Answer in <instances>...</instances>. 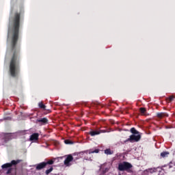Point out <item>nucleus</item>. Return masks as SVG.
Masks as SVG:
<instances>
[{
    "label": "nucleus",
    "instance_id": "nucleus-1",
    "mask_svg": "<svg viewBox=\"0 0 175 175\" xmlns=\"http://www.w3.org/2000/svg\"><path fill=\"white\" fill-rule=\"evenodd\" d=\"M20 27V14H16L12 23L8 29V39L11 38V42L13 46H15L18 39V28Z\"/></svg>",
    "mask_w": 175,
    "mask_h": 175
},
{
    "label": "nucleus",
    "instance_id": "nucleus-2",
    "mask_svg": "<svg viewBox=\"0 0 175 175\" xmlns=\"http://www.w3.org/2000/svg\"><path fill=\"white\" fill-rule=\"evenodd\" d=\"M17 66H16V56H14L11 60L10 66V72L11 73V76H16V75H17Z\"/></svg>",
    "mask_w": 175,
    "mask_h": 175
},
{
    "label": "nucleus",
    "instance_id": "nucleus-3",
    "mask_svg": "<svg viewBox=\"0 0 175 175\" xmlns=\"http://www.w3.org/2000/svg\"><path fill=\"white\" fill-rule=\"evenodd\" d=\"M132 167V165L129 163L124 162L120 164H119L118 169L120 171L122 170H129Z\"/></svg>",
    "mask_w": 175,
    "mask_h": 175
},
{
    "label": "nucleus",
    "instance_id": "nucleus-4",
    "mask_svg": "<svg viewBox=\"0 0 175 175\" xmlns=\"http://www.w3.org/2000/svg\"><path fill=\"white\" fill-rule=\"evenodd\" d=\"M141 137L139 134H133L129 139H127L126 142H131V143H133V142H139Z\"/></svg>",
    "mask_w": 175,
    "mask_h": 175
},
{
    "label": "nucleus",
    "instance_id": "nucleus-5",
    "mask_svg": "<svg viewBox=\"0 0 175 175\" xmlns=\"http://www.w3.org/2000/svg\"><path fill=\"white\" fill-rule=\"evenodd\" d=\"M18 163V161H12L11 163H5L2 165V169H6V167H11L12 165H17Z\"/></svg>",
    "mask_w": 175,
    "mask_h": 175
},
{
    "label": "nucleus",
    "instance_id": "nucleus-6",
    "mask_svg": "<svg viewBox=\"0 0 175 175\" xmlns=\"http://www.w3.org/2000/svg\"><path fill=\"white\" fill-rule=\"evenodd\" d=\"M72 161H73V157H72L71 154H69L64 161V165L69 166V163L72 162Z\"/></svg>",
    "mask_w": 175,
    "mask_h": 175
},
{
    "label": "nucleus",
    "instance_id": "nucleus-7",
    "mask_svg": "<svg viewBox=\"0 0 175 175\" xmlns=\"http://www.w3.org/2000/svg\"><path fill=\"white\" fill-rule=\"evenodd\" d=\"M46 165H47V163H46L45 162H42V163L37 165L36 169H37V170H41V169L46 167Z\"/></svg>",
    "mask_w": 175,
    "mask_h": 175
},
{
    "label": "nucleus",
    "instance_id": "nucleus-8",
    "mask_svg": "<svg viewBox=\"0 0 175 175\" xmlns=\"http://www.w3.org/2000/svg\"><path fill=\"white\" fill-rule=\"evenodd\" d=\"M39 137V135L38 133H34L33 134L31 137H30V140H38V138Z\"/></svg>",
    "mask_w": 175,
    "mask_h": 175
},
{
    "label": "nucleus",
    "instance_id": "nucleus-9",
    "mask_svg": "<svg viewBox=\"0 0 175 175\" xmlns=\"http://www.w3.org/2000/svg\"><path fill=\"white\" fill-rule=\"evenodd\" d=\"M157 117H159V118H162V117H167V113H157Z\"/></svg>",
    "mask_w": 175,
    "mask_h": 175
},
{
    "label": "nucleus",
    "instance_id": "nucleus-10",
    "mask_svg": "<svg viewBox=\"0 0 175 175\" xmlns=\"http://www.w3.org/2000/svg\"><path fill=\"white\" fill-rule=\"evenodd\" d=\"M131 133H133V135H139V131H137L135 128H131Z\"/></svg>",
    "mask_w": 175,
    "mask_h": 175
},
{
    "label": "nucleus",
    "instance_id": "nucleus-11",
    "mask_svg": "<svg viewBox=\"0 0 175 175\" xmlns=\"http://www.w3.org/2000/svg\"><path fill=\"white\" fill-rule=\"evenodd\" d=\"M99 133H100L99 131H91L90 135H91V136H95L96 135H99Z\"/></svg>",
    "mask_w": 175,
    "mask_h": 175
},
{
    "label": "nucleus",
    "instance_id": "nucleus-12",
    "mask_svg": "<svg viewBox=\"0 0 175 175\" xmlns=\"http://www.w3.org/2000/svg\"><path fill=\"white\" fill-rule=\"evenodd\" d=\"M168 154H169V152H163L161 153V157H162V158H165V157H167Z\"/></svg>",
    "mask_w": 175,
    "mask_h": 175
},
{
    "label": "nucleus",
    "instance_id": "nucleus-13",
    "mask_svg": "<svg viewBox=\"0 0 175 175\" xmlns=\"http://www.w3.org/2000/svg\"><path fill=\"white\" fill-rule=\"evenodd\" d=\"M38 121V122H43V124H46L47 122V119L44 118L40 119Z\"/></svg>",
    "mask_w": 175,
    "mask_h": 175
},
{
    "label": "nucleus",
    "instance_id": "nucleus-14",
    "mask_svg": "<svg viewBox=\"0 0 175 175\" xmlns=\"http://www.w3.org/2000/svg\"><path fill=\"white\" fill-rule=\"evenodd\" d=\"M105 154H107V155H110L112 154L111 151L110 150V149H107L105 150Z\"/></svg>",
    "mask_w": 175,
    "mask_h": 175
},
{
    "label": "nucleus",
    "instance_id": "nucleus-15",
    "mask_svg": "<svg viewBox=\"0 0 175 175\" xmlns=\"http://www.w3.org/2000/svg\"><path fill=\"white\" fill-rule=\"evenodd\" d=\"M53 172V167H51L49 170H47L46 171V174H49V173H51Z\"/></svg>",
    "mask_w": 175,
    "mask_h": 175
},
{
    "label": "nucleus",
    "instance_id": "nucleus-16",
    "mask_svg": "<svg viewBox=\"0 0 175 175\" xmlns=\"http://www.w3.org/2000/svg\"><path fill=\"white\" fill-rule=\"evenodd\" d=\"M39 107L41 108V109H45L46 106H44V105H43V103H39Z\"/></svg>",
    "mask_w": 175,
    "mask_h": 175
},
{
    "label": "nucleus",
    "instance_id": "nucleus-17",
    "mask_svg": "<svg viewBox=\"0 0 175 175\" xmlns=\"http://www.w3.org/2000/svg\"><path fill=\"white\" fill-rule=\"evenodd\" d=\"M140 111L142 114L144 115V113H146V108H141Z\"/></svg>",
    "mask_w": 175,
    "mask_h": 175
},
{
    "label": "nucleus",
    "instance_id": "nucleus-18",
    "mask_svg": "<svg viewBox=\"0 0 175 175\" xmlns=\"http://www.w3.org/2000/svg\"><path fill=\"white\" fill-rule=\"evenodd\" d=\"M46 165H53L54 163V161L53 160L49 161L46 163Z\"/></svg>",
    "mask_w": 175,
    "mask_h": 175
},
{
    "label": "nucleus",
    "instance_id": "nucleus-19",
    "mask_svg": "<svg viewBox=\"0 0 175 175\" xmlns=\"http://www.w3.org/2000/svg\"><path fill=\"white\" fill-rule=\"evenodd\" d=\"M94 152H96L97 154L98 152H99V150H95L93 152H90V154H94Z\"/></svg>",
    "mask_w": 175,
    "mask_h": 175
},
{
    "label": "nucleus",
    "instance_id": "nucleus-20",
    "mask_svg": "<svg viewBox=\"0 0 175 175\" xmlns=\"http://www.w3.org/2000/svg\"><path fill=\"white\" fill-rule=\"evenodd\" d=\"M65 144H71L72 142H70V141H69V140H66V141H65Z\"/></svg>",
    "mask_w": 175,
    "mask_h": 175
},
{
    "label": "nucleus",
    "instance_id": "nucleus-21",
    "mask_svg": "<svg viewBox=\"0 0 175 175\" xmlns=\"http://www.w3.org/2000/svg\"><path fill=\"white\" fill-rule=\"evenodd\" d=\"M168 99L170 101H172L173 99H174V96H170V98Z\"/></svg>",
    "mask_w": 175,
    "mask_h": 175
},
{
    "label": "nucleus",
    "instance_id": "nucleus-22",
    "mask_svg": "<svg viewBox=\"0 0 175 175\" xmlns=\"http://www.w3.org/2000/svg\"><path fill=\"white\" fill-rule=\"evenodd\" d=\"M7 173H8V174H9L10 173V170H8V172Z\"/></svg>",
    "mask_w": 175,
    "mask_h": 175
}]
</instances>
